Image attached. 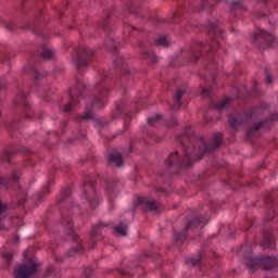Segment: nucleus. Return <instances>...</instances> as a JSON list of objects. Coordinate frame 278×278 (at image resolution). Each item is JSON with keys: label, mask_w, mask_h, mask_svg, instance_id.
Instances as JSON below:
<instances>
[{"label": "nucleus", "mask_w": 278, "mask_h": 278, "mask_svg": "<svg viewBox=\"0 0 278 278\" xmlns=\"http://www.w3.org/2000/svg\"><path fill=\"white\" fill-rule=\"evenodd\" d=\"M177 141L181 144L180 150L170 153L167 157V166H192L193 162H199L203 157L204 153L216 151L223 142V134L216 132L210 146L205 144L203 138H199L197 135L187 131L185 135L177 138Z\"/></svg>", "instance_id": "obj_1"}, {"label": "nucleus", "mask_w": 278, "mask_h": 278, "mask_svg": "<svg viewBox=\"0 0 278 278\" xmlns=\"http://www.w3.org/2000/svg\"><path fill=\"white\" fill-rule=\"evenodd\" d=\"M38 273V264L34 260H27L22 265L15 266V278H29Z\"/></svg>", "instance_id": "obj_2"}, {"label": "nucleus", "mask_w": 278, "mask_h": 278, "mask_svg": "<svg viewBox=\"0 0 278 278\" xmlns=\"http://www.w3.org/2000/svg\"><path fill=\"white\" fill-rule=\"evenodd\" d=\"M206 223L207 220H205L204 217H194L189 222L184 232H177L175 235V241L178 244H184V240H186V233H188V231H195V229H201V227H203Z\"/></svg>", "instance_id": "obj_3"}, {"label": "nucleus", "mask_w": 278, "mask_h": 278, "mask_svg": "<svg viewBox=\"0 0 278 278\" xmlns=\"http://www.w3.org/2000/svg\"><path fill=\"white\" fill-rule=\"evenodd\" d=\"M83 193L85 199L89 202L92 210L99 205V200H97V192H94V185L90 180V176H87L84 180Z\"/></svg>", "instance_id": "obj_4"}, {"label": "nucleus", "mask_w": 278, "mask_h": 278, "mask_svg": "<svg viewBox=\"0 0 278 278\" xmlns=\"http://www.w3.org/2000/svg\"><path fill=\"white\" fill-rule=\"evenodd\" d=\"M92 55H94V51L86 47H80L74 60V66L76 68H84L88 66V60H90Z\"/></svg>", "instance_id": "obj_5"}, {"label": "nucleus", "mask_w": 278, "mask_h": 278, "mask_svg": "<svg viewBox=\"0 0 278 278\" xmlns=\"http://www.w3.org/2000/svg\"><path fill=\"white\" fill-rule=\"evenodd\" d=\"M99 88V94L91 101V108H94L96 110H103V108L108 105V101L105 99H108V96L110 94V89L103 85H100Z\"/></svg>", "instance_id": "obj_6"}, {"label": "nucleus", "mask_w": 278, "mask_h": 278, "mask_svg": "<svg viewBox=\"0 0 278 278\" xmlns=\"http://www.w3.org/2000/svg\"><path fill=\"white\" fill-rule=\"evenodd\" d=\"M253 42H257L258 45H262L264 48L270 47L273 45V34L258 29L256 33L252 35Z\"/></svg>", "instance_id": "obj_7"}, {"label": "nucleus", "mask_w": 278, "mask_h": 278, "mask_svg": "<svg viewBox=\"0 0 278 278\" xmlns=\"http://www.w3.org/2000/svg\"><path fill=\"white\" fill-rule=\"evenodd\" d=\"M238 254L244 257L248 268H255L257 266V258H253L252 256L251 244L244 243L241 245Z\"/></svg>", "instance_id": "obj_8"}, {"label": "nucleus", "mask_w": 278, "mask_h": 278, "mask_svg": "<svg viewBox=\"0 0 278 278\" xmlns=\"http://www.w3.org/2000/svg\"><path fill=\"white\" fill-rule=\"evenodd\" d=\"M261 263L263 265V268H265V270H273V268H277L278 260L277 257L264 256L261 260Z\"/></svg>", "instance_id": "obj_9"}, {"label": "nucleus", "mask_w": 278, "mask_h": 278, "mask_svg": "<svg viewBox=\"0 0 278 278\" xmlns=\"http://www.w3.org/2000/svg\"><path fill=\"white\" fill-rule=\"evenodd\" d=\"M262 247L266 249H275V241L273 240V235L270 233V230L263 231Z\"/></svg>", "instance_id": "obj_10"}, {"label": "nucleus", "mask_w": 278, "mask_h": 278, "mask_svg": "<svg viewBox=\"0 0 278 278\" xmlns=\"http://www.w3.org/2000/svg\"><path fill=\"white\" fill-rule=\"evenodd\" d=\"M186 94V89L178 88L174 94V104L172 110H179L181 108V99Z\"/></svg>", "instance_id": "obj_11"}, {"label": "nucleus", "mask_w": 278, "mask_h": 278, "mask_svg": "<svg viewBox=\"0 0 278 278\" xmlns=\"http://www.w3.org/2000/svg\"><path fill=\"white\" fill-rule=\"evenodd\" d=\"M141 203L146 205L149 212H157V210L162 207V204H160V202H156L155 200H150L149 198L142 199Z\"/></svg>", "instance_id": "obj_12"}, {"label": "nucleus", "mask_w": 278, "mask_h": 278, "mask_svg": "<svg viewBox=\"0 0 278 278\" xmlns=\"http://www.w3.org/2000/svg\"><path fill=\"white\" fill-rule=\"evenodd\" d=\"M77 92H78V94H81V91H79V87L77 89L72 90L71 99H70L68 103L64 105L63 112H65V113L71 112L73 110V108H75V105H77V102L75 101V94H77Z\"/></svg>", "instance_id": "obj_13"}, {"label": "nucleus", "mask_w": 278, "mask_h": 278, "mask_svg": "<svg viewBox=\"0 0 278 278\" xmlns=\"http://www.w3.org/2000/svg\"><path fill=\"white\" fill-rule=\"evenodd\" d=\"M94 118V112L90 110V106L86 108L84 115L75 116L76 123H81V121H92Z\"/></svg>", "instance_id": "obj_14"}, {"label": "nucleus", "mask_w": 278, "mask_h": 278, "mask_svg": "<svg viewBox=\"0 0 278 278\" xmlns=\"http://www.w3.org/2000/svg\"><path fill=\"white\" fill-rule=\"evenodd\" d=\"M108 162L110 164H115V166H123V155L121 153H112L108 156Z\"/></svg>", "instance_id": "obj_15"}, {"label": "nucleus", "mask_w": 278, "mask_h": 278, "mask_svg": "<svg viewBox=\"0 0 278 278\" xmlns=\"http://www.w3.org/2000/svg\"><path fill=\"white\" fill-rule=\"evenodd\" d=\"M113 229H114L115 235L125 237V236H127V229H129V226H127L125 224H119V225L115 226Z\"/></svg>", "instance_id": "obj_16"}, {"label": "nucleus", "mask_w": 278, "mask_h": 278, "mask_svg": "<svg viewBox=\"0 0 278 278\" xmlns=\"http://www.w3.org/2000/svg\"><path fill=\"white\" fill-rule=\"evenodd\" d=\"M103 227H108V224L100 223V224H98L97 226H94L92 228V232H91V242H92V244H94V239L99 236L100 229L103 228Z\"/></svg>", "instance_id": "obj_17"}, {"label": "nucleus", "mask_w": 278, "mask_h": 278, "mask_svg": "<svg viewBox=\"0 0 278 278\" xmlns=\"http://www.w3.org/2000/svg\"><path fill=\"white\" fill-rule=\"evenodd\" d=\"M229 103H231V99L226 98L220 102L216 103L215 108L218 112H223V110H227V108H229Z\"/></svg>", "instance_id": "obj_18"}, {"label": "nucleus", "mask_w": 278, "mask_h": 278, "mask_svg": "<svg viewBox=\"0 0 278 278\" xmlns=\"http://www.w3.org/2000/svg\"><path fill=\"white\" fill-rule=\"evenodd\" d=\"M116 192H117V189H116L115 182L110 184L106 188V194L109 199H114V197H116Z\"/></svg>", "instance_id": "obj_19"}, {"label": "nucleus", "mask_w": 278, "mask_h": 278, "mask_svg": "<svg viewBox=\"0 0 278 278\" xmlns=\"http://www.w3.org/2000/svg\"><path fill=\"white\" fill-rule=\"evenodd\" d=\"M156 45L159 47H167L168 46V40L166 39L165 36H161L155 40Z\"/></svg>", "instance_id": "obj_20"}, {"label": "nucleus", "mask_w": 278, "mask_h": 278, "mask_svg": "<svg viewBox=\"0 0 278 278\" xmlns=\"http://www.w3.org/2000/svg\"><path fill=\"white\" fill-rule=\"evenodd\" d=\"M41 58H45V60H51V58H53L52 50H50L49 48H45L41 53Z\"/></svg>", "instance_id": "obj_21"}, {"label": "nucleus", "mask_w": 278, "mask_h": 278, "mask_svg": "<svg viewBox=\"0 0 278 278\" xmlns=\"http://www.w3.org/2000/svg\"><path fill=\"white\" fill-rule=\"evenodd\" d=\"M210 8H212V5L207 3V0H201V5L197 9V12H202V10H207V12H210Z\"/></svg>", "instance_id": "obj_22"}, {"label": "nucleus", "mask_w": 278, "mask_h": 278, "mask_svg": "<svg viewBox=\"0 0 278 278\" xmlns=\"http://www.w3.org/2000/svg\"><path fill=\"white\" fill-rule=\"evenodd\" d=\"M162 118V115L157 114L154 117H149L148 118V124H150L151 127H153L155 125V123H157V121H160Z\"/></svg>", "instance_id": "obj_23"}, {"label": "nucleus", "mask_w": 278, "mask_h": 278, "mask_svg": "<svg viewBox=\"0 0 278 278\" xmlns=\"http://www.w3.org/2000/svg\"><path fill=\"white\" fill-rule=\"evenodd\" d=\"M24 114L27 118H31V110L29 109V104L27 102H24Z\"/></svg>", "instance_id": "obj_24"}, {"label": "nucleus", "mask_w": 278, "mask_h": 278, "mask_svg": "<svg viewBox=\"0 0 278 278\" xmlns=\"http://www.w3.org/2000/svg\"><path fill=\"white\" fill-rule=\"evenodd\" d=\"M62 224L66 225L67 229H73V219L72 218L62 217Z\"/></svg>", "instance_id": "obj_25"}, {"label": "nucleus", "mask_w": 278, "mask_h": 278, "mask_svg": "<svg viewBox=\"0 0 278 278\" xmlns=\"http://www.w3.org/2000/svg\"><path fill=\"white\" fill-rule=\"evenodd\" d=\"M229 125L230 127H240L241 123L233 116L229 117Z\"/></svg>", "instance_id": "obj_26"}, {"label": "nucleus", "mask_w": 278, "mask_h": 278, "mask_svg": "<svg viewBox=\"0 0 278 278\" xmlns=\"http://www.w3.org/2000/svg\"><path fill=\"white\" fill-rule=\"evenodd\" d=\"M46 194H49V186L43 187V189L40 191L37 198L38 201H42V197H45Z\"/></svg>", "instance_id": "obj_27"}, {"label": "nucleus", "mask_w": 278, "mask_h": 278, "mask_svg": "<svg viewBox=\"0 0 278 278\" xmlns=\"http://www.w3.org/2000/svg\"><path fill=\"white\" fill-rule=\"evenodd\" d=\"M262 125H264V123L262 122L254 124L253 127L249 129V134H253V131H257L258 129H262Z\"/></svg>", "instance_id": "obj_28"}, {"label": "nucleus", "mask_w": 278, "mask_h": 278, "mask_svg": "<svg viewBox=\"0 0 278 278\" xmlns=\"http://www.w3.org/2000/svg\"><path fill=\"white\" fill-rule=\"evenodd\" d=\"M17 124L16 121H11L8 125H7V129H17Z\"/></svg>", "instance_id": "obj_29"}, {"label": "nucleus", "mask_w": 278, "mask_h": 278, "mask_svg": "<svg viewBox=\"0 0 278 278\" xmlns=\"http://www.w3.org/2000/svg\"><path fill=\"white\" fill-rule=\"evenodd\" d=\"M187 262L191 266H197V264H199L201 262V258H189Z\"/></svg>", "instance_id": "obj_30"}, {"label": "nucleus", "mask_w": 278, "mask_h": 278, "mask_svg": "<svg viewBox=\"0 0 278 278\" xmlns=\"http://www.w3.org/2000/svg\"><path fill=\"white\" fill-rule=\"evenodd\" d=\"M2 257L5 260L7 264H12V254H3Z\"/></svg>", "instance_id": "obj_31"}, {"label": "nucleus", "mask_w": 278, "mask_h": 278, "mask_svg": "<svg viewBox=\"0 0 278 278\" xmlns=\"http://www.w3.org/2000/svg\"><path fill=\"white\" fill-rule=\"evenodd\" d=\"M148 60H151V62H157V56L155 54L147 53Z\"/></svg>", "instance_id": "obj_32"}, {"label": "nucleus", "mask_w": 278, "mask_h": 278, "mask_svg": "<svg viewBox=\"0 0 278 278\" xmlns=\"http://www.w3.org/2000/svg\"><path fill=\"white\" fill-rule=\"evenodd\" d=\"M72 192L71 188H66L63 190V197H71Z\"/></svg>", "instance_id": "obj_33"}, {"label": "nucleus", "mask_w": 278, "mask_h": 278, "mask_svg": "<svg viewBox=\"0 0 278 278\" xmlns=\"http://www.w3.org/2000/svg\"><path fill=\"white\" fill-rule=\"evenodd\" d=\"M265 81L266 84H273V76H270L269 74H266Z\"/></svg>", "instance_id": "obj_34"}, {"label": "nucleus", "mask_w": 278, "mask_h": 278, "mask_svg": "<svg viewBox=\"0 0 278 278\" xmlns=\"http://www.w3.org/2000/svg\"><path fill=\"white\" fill-rule=\"evenodd\" d=\"M5 204L0 202V220H1V214H3V212H5Z\"/></svg>", "instance_id": "obj_35"}, {"label": "nucleus", "mask_w": 278, "mask_h": 278, "mask_svg": "<svg viewBox=\"0 0 278 278\" xmlns=\"http://www.w3.org/2000/svg\"><path fill=\"white\" fill-rule=\"evenodd\" d=\"M72 213H73V214H76V215H79V214H80L79 206L73 207V208H72Z\"/></svg>", "instance_id": "obj_36"}, {"label": "nucleus", "mask_w": 278, "mask_h": 278, "mask_svg": "<svg viewBox=\"0 0 278 278\" xmlns=\"http://www.w3.org/2000/svg\"><path fill=\"white\" fill-rule=\"evenodd\" d=\"M92 273V268H90V267H87L86 269H85V276L86 277H90V274Z\"/></svg>", "instance_id": "obj_37"}, {"label": "nucleus", "mask_w": 278, "mask_h": 278, "mask_svg": "<svg viewBox=\"0 0 278 278\" xmlns=\"http://www.w3.org/2000/svg\"><path fill=\"white\" fill-rule=\"evenodd\" d=\"M197 60H199V54L193 53V55L191 56L190 61H191L192 63H194V62H197Z\"/></svg>", "instance_id": "obj_38"}, {"label": "nucleus", "mask_w": 278, "mask_h": 278, "mask_svg": "<svg viewBox=\"0 0 278 278\" xmlns=\"http://www.w3.org/2000/svg\"><path fill=\"white\" fill-rule=\"evenodd\" d=\"M122 70L124 71L125 75H129V67H127V65H122Z\"/></svg>", "instance_id": "obj_39"}, {"label": "nucleus", "mask_w": 278, "mask_h": 278, "mask_svg": "<svg viewBox=\"0 0 278 278\" xmlns=\"http://www.w3.org/2000/svg\"><path fill=\"white\" fill-rule=\"evenodd\" d=\"M51 273H53V267L49 266L47 271H46L47 277H49V275H51Z\"/></svg>", "instance_id": "obj_40"}, {"label": "nucleus", "mask_w": 278, "mask_h": 278, "mask_svg": "<svg viewBox=\"0 0 278 278\" xmlns=\"http://www.w3.org/2000/svg\"><path fill=\"white\" fill-rule=\"evenodd\" d=\"M8 88V84H5L4 81H0V90H3Z\"/></svg>", "instance_id": "obj_41"}, {"label": "nucleus", "mask_w": 278, "mask_h": 278, "mask_svg": "<svg viewBox=\"0 0 278 278\" xmlns=\"http://www.w3.org/2000/svg\"><path fill=\"white\" fill-rule=\"evenodd\" d=\"M11 181H18V176L16 174H13L12 177H11Z\"/></svg>", "instance_id": "obj_42"}, {"label": "nucleus", "mask_w": 278, "mask_h": 278, "mask_svg": "<svg viewBox=\"0 0 278 278\" xmlns=\"http://www.w3.org/2000/svg\"><path fill=\"white\" fill-rule=\"evenodd\" d=\"M202 94H210V89L204 88V89L202 90Z\"/></svg>", "instance_id": "obj_43"}, {"label": "nucleus", "mask_w": 278, "mask_h": 278, "mask_svg": "<svg viewBox=\"0 0 278 278\" xmlns=\"http://www.w3.org/2000/svg\"><path fill=\"white\" fill-rule=\"evenodd\" d=\"M0 184H8V179L3 178V177H0Z\"/></svg>", "instance_id": "obj_44"}, {"label": "nucleus", "mask_w": 278, "mask_h": 278, "mask_svg": "<svg viewBox=\"0 0 278 278\" xmlns=\"http://www.w3.org/2000/svg\"><path fill=\"white\" fill-rule=\"evenodd\" d=\"M75 253H79L81 251V245H79L78 248H76L75 250Z\"/></svg>", "instance_id": "obj_45"}, {"label": "nucleus", "mask_w": 278, "mask_h": 278, "mask_svg": "<svg viewBox=\"0 0 278 278\" xmlns=\"http://www.w3.org/2000/svg\"><path fill=\"white\" fill-rule=\"evenodd\" d=\"M109 203L111 205V210H114V204H112V200H110Z\"/></svg>", "instance_id": "obj_46"}, {"label": "nucleus", "mask_w": 278, "mask_h": 278, "mask_svg": "<svg viewBox=\"0 0 278 278\" xmlns=\"http://www.w3.org/2000/svg\"><path fill=\"white\" fill-rule=\"evenodd\" d=\"M213 31H214L215 34H218L220 30H218V28H213Z\"/></svg>", "instance_id": "obj_47"}, {"label": "nucleus", "mask_w": 278, "mask_h": 278, "mask_svg": "<svg viewBox=\"0 0 278 278\" xmlns=\"http://www.w3.org/2000/svg\"><path fill=\"white\" fill-rule=\"evenodd\" d=\"M262 16H266L264 13L258 14V18H262Z\"/></svg>", "instance_id": "obj_48"}, {"label": "nucleus", "mask_w": 278, "mask_h": 278, "mask_svg": "<svg viewBox=\"0 0 278 278\" xmlns=\"http://www.w3.org/2000/svg\"><path fill=\"white\" fill-rule=\"evenodd\" d=\"M38 75H39L38 71H35L36 78H38Z\"/></svg>", "instance_id": "obj_49"}, {"label": "nucleus", "mask_w": 278, "mask_h": 278, "mask_svg": "<svg viewBox=\"0 0 278 278\" xmlns=\"http://www.w3.org/2000/svg\"><path fill=\"white\" fill-rule=\"evenodd\" d=\"M5 162H10V159L8 156L4 157Z\"/></svg>", "instance_id": "obj_50"}, {"label": "nucleus", "mask_w": 278, "mask_h": 278, "mask_svg": "<svg viewBox=\"0 0 278 278\" xmlns=\"http://www.w3.org/2000/svg\"><path fill=\"white\" fill-rule=\"evenodd\" d=\"M210 51H211V53H212V51H214V50L211 49Z\"/></svg>", "instance_id": "obj_51"}]
</instances>
